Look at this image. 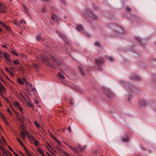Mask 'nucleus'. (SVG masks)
Listing matches in <instances>:
<instances>
[{
    "label": "nucleus",
    "instance_id": "1",
    "mask_svg": "<svg viewBox=\"0 0 156 156\" xmlns=\"http://www.w3.org/2000/svg\"><path fill=\"white\" fill-rule=\"evenodd\" d=\"M50 57L49 58L47 57L45 55H40L39 58H40L41 60L44 62H49L48 59L52 60L53 61L54 64L55 65L57 66L59 69H61L62 68H61L62 64L61 62H58L57 60V59L54 57L50 55H49Z\"/></svg>",
    "mask_w": 156,
    "mask_h": 156
},
{
    "label": "nucleus",
    "instance_id": "2",
    "mask_svg": "<svg viewBox=\"0 0 156 156\" xmlns=\"http://www.w3.org/2000/svg\"><path fill=\"white\" fill-rule=\"evenodd\" d=\"M6 22L4 21L0 20V27L4 28L8 32H12V30L8 26L6 25ZM3 31V29L0 27V32H2Z\"/></svg>",
    "mask_w": 156,
    "mask_h": 156
},
{
    "label": "nucleus",
    "instance_id": "3",
    "mask_svg": "<svg viewBox=\"0 0 156 156\" xmlns=\"http://www.w3.org/2000/svg\"><path fill=\"white\" fill-rule=\"evenodd\" d=\"M84 13L85 15L90 17L94 20H96L98 19V16L93 13V11L91 9H87L85 10Z\"/></svg>",
    "mask_w": 156,
    "mask_h": 156
},
{
    "label": "nucleus",
    "instance_id": "4",
    "mask_svg": "<svg viewBox=\"0 0 156 156\" xmlns=\"http://www.w3.org/2000/svg\"><path fill=\"white\" fill-rule=\"evenodd\" d=\"M104 62V59L103 58L96 59L95 60V63L97 66L98 69L100 71L102 70L101 66H102Z\"/></svg>",
    "mask_w": 156,
    "mask_h": 156
},
{
    "label": "nucleus",
    "instance_id": "5",
    "mask_svg": "<svg viewBox=\"0 0 156 156\" xmlns=\"http://www.w3.org/2000/svg\"><path fill=\"white\" fill-rule=\"evenodd\" d=\"M121 83L123 86L126 87V88L127 89V87L129 90H131L132 92H135L136 91V87L133 86H129V84L125 82L122 81Z\"/></svg>",
    "mask_w": 156,
    "mask_h": 156
},
{
    "label": "nucleus",
    "instance_id": "6",
    "mask_svg": "<svg viewBox=\"0 0 156 156\" xmlns=\"http://www.w3.org/2000/svg\"><path fill=\"white\" fill-rule=\"evenodd\" d=\"M70 148L75 153H78L77 150L81 152L84 151L85 150V147L84 146L83 147H82L80 145H79L74 148L72 147H70Z\"/></svg>",
    "mask_w": 156,
    "mask_h": 156
},
{
    "label": "nucleus",
    "instance_id": "7",
    "mask_svg": "<svg viewBox=\"0 0 156 156\" xmlns=\"http://www.w3.org/2000/svg\"><path fill=\"white\" fill-rule=\"evenodd\" d=\"M115 29L119 32L118 35H117V37H119L120 38H122V37L121 36H120V35L124 33L123 32V28L121 27L116 26V28H115Z\"/></svg>",
    "mask_w": 156,
    "mask_h": 156
},
{
    "label": "nucleus",
    "instance_id": "8",
    "mask_svg": "<svg viewBox=\"0 0 156 156\" xmlns=\"http://www.w3.org/2000/svg\"><path fill=\"white\" fill-rule=\"evenodd\" d=\"M130 78L132 80L137 81H140L141 79L135 74H132L130 76Z\"/></svg>",
    "mask_w": 156,
    "mask_h": 156
},
{
    "label": "nucleus",
    "instance_id": "9",
    "mask_svg": "<svg viewBox=\"0 0 156 156\" xmlns=\"http://www.w3.org/2000/svg\"><path fill=\"white\" fill-rule=\"evenodd\" d=\"M104 92L109 98H112L114 96V94L112 91L108 89L105 90Z\"/></svg>",
    "mask_w": 156,
    "mask_h": 156
},
{
    "label": "nucleus",
    "instance_id": "10",
    "mask_svg": "<svg viewBox=\"0 0 156 156\" xmlns=\"http://www.w3.org/2000/svg\"><path fill=\"white\" fill-rule=\"evenodd\" d=\"M135 39L139 43L141 46H143V47H144L145 45V43L143 42L140 37L138 36L136 37H135Z\"/></svg>",
    "mask_w": 156,
    "mask_h": 156
},
{
    "label": "nucleus",
    "instance_id": "11",
    "mask_svg": "<svg viewBox=\"0 0 156 156\" xmlns=\"http://www.w3.org/2000/svg\"><path fill=\"white\" fill-rule=\"evenodd\" d=\"M87 68L85 69V68L83 67H79V70L80 73L83 76H84L85 75V72L86 71Z\"/></svg>",
    "mask_w": 156,
    "mask_h": 156
},
{
    "label": "nucleus",
    "instance_id": "12",
    "mask_svg": "<svg viewBox=\"0 0 156 156\" xmlns=\"http://www.w3.org/2000/svg\"><path fill=\"white\" fill-rule=\"evenodd\" d=\"M6 11V7L4 5L0 4V12L5 13Z\"/></svg>",
    "mask_w": 156,
    "mask_h": 156
},
{
    "label": "nucleus",
    "instance_id": "13",
    "mask_svg": "<svg viewBox=\"0 0 156 156\" xmlns=\"http://www.w3.org/2000/svg\"><path fill=\"white\" fill-rule=\"evenodd\" d=\"M17 81L18 83L20 84H23L24 83V82H25L26 85H27L26 80L24 78H23V79H21L20 78H18Z\"/></svg>",
    "mask_w": 156,
    "mask_h": 156
},
{
    "label": "nucleus",
    "instance_id": "14",
    "mask_svg": "<svg viewBox=\"0 0 156 156\" xmlns=\"http://www.w3.org/2000/svg\"><path fill=\"white\" fill-rule=\"evenodd\" d=\"M147 103L145 100L140 101L139 103V106L141 107H143L147 105Z\"/></svg>",
    "mask_w": 156,
    "mask_h": 156
},
{
    "label": "nucleus",
    "instance_id": "15",
    "mask_svg": "<svg viewBox=\"0 0 156 156\" xmlns=\"http://www.w3.org/2000/svg\"><path fill=\"white\" fill-rule=\"evenodd\" d=\"M3 56L8 61H11V60L9 58L10 56L7 53L5 52H3Z\"/></svg>",
    "mask_w": 156,
    "mask_h": 156
},
{
    "label": "nucleus",
    "instance_id": "16",
    "mask_svg": "<svg viewBox=\"0 0 156 156\" xmlns=\"http://www.w3.org/2000/svg\"><path fill=\"white\" fill-rule=\"evenodd\" d=\"M122 140L123 142H128L130 140L129 137L127 136L125 138H122Z\"/></svg>",
    "mask_w": 156,
    "mask_h": 156
},
{
    "label": "nucleus",
    "instance_id": "17",
    "mask_svg": "<svg viewBox=\"0 0 156 156\" xmlns=\"http://www.w3.org/2000/svg\"><path fill=\"white\" fill-rule=\"evenodd\" d=\"M56 32L57 34H58L59 35V36L63 40L65 41V37L63 34L61 33L59 31H56Z\"/></svg>",
    "mask_w": 156,
    "mask_h": 156
},
{
    "label": "nucleus",
    "instance_id": "18",
    "mask_svg": "<svg viewBox=\"0 0 156 156\" xmlns=\"http://www.w3.org/2000/svg\"><path fill=\"white\" fill-rule=\"evenodd\" d=\"M25 102L26 103L27 105L29 106L30 108H32L34 107L33 105L30 102L27 101V100H25Z\"/></svg>",
    "mask_w": 156,
    "mask_h": 156
},
{
    "label": "nucleus",
    "instance_id": "19",
    "mask_svg": "<svg viewBox=\"0 0 156 156\" xmlns=\"http://www.w3.org/2000/svg\"><path fill=\"white\" fill-rule=\"evenodd\" d=\"M0 114L1 115V116L3 118V119L5 121V125L7 126H9V123L6 120L5 118H4V116L3 115V114L1 112H0Z\"/></svg>",
    "mask_w": 156,
    "mask_h": 156
},
{
    "label": "nucleus",
    "instance_id": "20",
    "mask_svg": "<svg viewBox=\"0 0 156 156\" xmlns=\"http://www.w3.org/2000/svg\"><path fill=\"white\" fill-rule=\"evenodd\" d=\"M76 28L77 30L79 31H82L83 30V28L81 25H78Z\"/></svg>",
    "mask_w": 156,
    "mask_h": 156
},
{
    "label": "nucleus",
    "instance_id": "21",
    "mask_svg": "<svg viewBox=\"0 0 156 156\" xmlns=\"http://www.w3.org/2000/svg\"><path fill=\"white\" fill-rule=\"evenodd\" d=\"M28 138L29 140L31 141L32 142V140H35V138L32 135H30L28 137Z\"/></svg>",
    "mask_w": 156,
    "mask_h": 156
},
{
    "label": "nucleus",
    "instance_id": "22",
    "mask_svg": "<svg viewBox=\"0 0 156 156\" xmlns=\"http://www.w3.org/2000/svg\"><path fill=\"white\" fill-rule=\"evenodd\" d=\"M36 39L37 41H41V42L42 41H43L42 39L41 38V36L40 35H38L36 37Z\"/></svg>",
    "mask_w": 156,
    "mask_h": 156
},
{
    "label": "nucleus",
    "instance_id": "23",
    "mask_svg": "<svg viewBox=\"0 0 156 156\" xmlns=\"http://www.w3.org/2000/svg\"><path fill=\"white\" fill-rule=\"evenodd\" d=\"M23 9L24 11L26 12V13L28 14L29 16V13L28 12V8H27L25 6H24L23 7Z\"/></svg>",
    "mask_w": 156,
    "mask_h": 156
},
{
    "label": "nucleus",
    "instance_id": "24",
    "mask_svg": "<svg viewBox=\"0 0 156 156\" xmlns=\"http://www.w3.org/2000/svg\"><path fill=\"white\" fill-rule=\"evenodd\" d=\"M5 89V87L0 83V90L1 93H3V90Z\"/></svg>",
    "mask_w": 156,
    "mask_h": 156
},
{
    "label": "nucleus",
    "instance_id": "25",
    "mask_svg": "<svg viewBox=\"0 0 156 156\" xmlns=\"http://www.w3.org/2000/svg\"><path fill=\"white\" fill-rule=\"evenodd\" d=\"M13 64L15 65H20V63L19 60L18 59H16L13 61Z\"/></svg>",
    "mask_w": 156,
    "mask_h": 156
},
{
    "label": "nucleus",
    "instance_id": "26",
    "mask_svg": "<svg viewBox=\"0 0 156 156\" xmlns=\"http://www.w3.org/2000/svg\"><path fill=\"white\" fill-rule=\"evenodd\" d=\"M58 77L60 79H63L65 78L64 76L62 74L60 73H58Z\"/></svg>",
    "mask_w": 156,
    "mask_h": 156
},
{
    "label": "nucleus",
    "instance_id": "27",
    "mask_svg": "<svg viewBox=\"0 0 156 156\" xmlns=\"http://www.w3.org/2000/svg\"><path fill=\"white\" fill-rule=\"evenodd\" d=\"M94 44L99 47H101L102 46V45L101 44L100 42L98 41H97L95 42Z\"/></svg>",
    "mask_w": 156,
    "mask_h": 156
},
{
    "label": "nucleus",
    "instance_id": "28",
    "mask_svg": "<svg viewBox=\"0 0 156 156\" xmlns=\"http://www.w3.org/2000/svg\"><path fill=\"white\" fill-rule=\"evenodd\" d=\"M24 149L26 151V154L28 156H32V155H31L29 154V151L26 147H24Z\"/></svg>",
    "mask_w": 156,
    "mask_h": 156
},
{
    "label": "nucleus",
    "instance_id": "29",
    "mask_svg": "<svg viewBox=\"0 0 156 156\" xmlns=\"http://www.w3.org/2000/svg\"><path fill=\"white\" fill-rule=\"evenodd\" d=\"M34 143H31L32 144H33L36 146H38V143L39 142V141L35 139V140H34Z\"/></svg>",
    "mask_w": 156,
    "mask_h": 156
},
{
    "label": "nucleus",
    "instance_id": "30",
    "mask_svg": "<svg viewBox=\"0 0 156 156\" xmlns=\"http://www.w3.org/2000/svg\"><path fill=\"white\" fill-rule=\"evenodd\" d=\"M33 67L34 69L36 70H38L39 68V66L37 64H34L33 65Z\"/></svg>",
    "mask_w": 156,
    "mask_h": 156
},
{
    "label": "nucleus",
    "instance_id": "31",
    "mask_svg": "<svg viewBox=\"0 0 156 156\" xmlns=\"http://www.w3.org/2000/svg\"><path fill=\"white\" fill-rule=\"evenodd\" d=\"M20 66H18V67H19V69L21 71H23L24 70L23 67V66L20 64L19 65Z\"/></svg>",
    "mask_w": 156,
    "mask_h": 156
},
{
    "label": "nucleus",
    "instance_id": "32",
    "mask_svg": "<svg viewBox=\"0 0 156 156\" xmlns=\"http://www.w3.org/2000/svg\"><path fill=\"white\" fill-rule=\"evenodd\" d=\"M38 152L42 156H45L44 154L43 151L41 149H40L39 150Z\"/></svg>",
    "mask_w": 156,
    "mask_h": 156
},
{
    "label": "nucleus",
    "instance_id": "33",
    "mask_svg": "<svg viewBox=\"0 0 156 156\" xmlns=\"http://www.w3.org/2000/svg\"><path fill=\"white\" fill-rule=\"evenodd\" d=\"M73 99L72 98H70L69 99V104L71 106H73L74 105V103L73 101Z\"/></svg>",
    "mask_w": 156,
    "mask_h": 156
},
{
    "label": "nucleus",
    "instance_id": "34",
    "mask_svg": "<svg viewBox=\"0 0 156 156\" xmlns=\"http://www.w3.org/2000/svg\"><path fill=\"white\" fill-rule=\"evenodd\" d=\"M107 58L109 59L111 62L114 61V58L112 57H107Z\"/></svg>",
    "mask_w": 156,
    "mask_h": 156
},
{
    "label": "nucleus",
    "instance_id": "35",
    "mask_svg": "<svg viewBox=\"0 0 156 156\" xmlns=\"http://www.w3.org/2000/svg\"><path fill=\"white\" fill-rule=\"evenodd\" d=\"M47 148H48V150H49V149H52L53 151L55 152V151L53 149H52V147H51V146L50 145V144H48V147H47ZM49 151H50V150H49Z\"/></svg>",
    "mask_w": 156,
    "mask_h": 156
},
{
    "label": "nucleus",
    "instance_id": "36",
    "mask_svg": "<svg viewBox=\"0 0 156 156\" xmlns=\"http://www.w3.org/2000/svg\"><path fill=\"white\" fill-rule=\"evenodd\" d=\"M154 58H150L149 61V62H150V64H151L154 61Z\"/></svg>",
    "mask_w": 156,
    "mask_h": 156
},
{
    "label": "nucleus",
    "instance_id": "37",
    "mask_svg": "<svg viewBox=\"0 0 156 156\" xmlns=\"http://www.w3.org/2000/svg\"><path fill=\"white\" fill-rule=\"evenodd\" d=\"M24 132L25 135H26L28 137L30 135L29 132L26 130H24Z\"/></svg>",
    "mask_w": 156,
    "mask_h": 156
},
{
    "label": "nucleus",
    "instance_id": "38",
    "mask_svg": "<svg viewBox=\"0 0 156 156\" xmlns=\"http://www.w3.org/2000/svg\"><path fill=\"white\" fill-rule=\"evenodd\" d=\"M61 2L64 5H66L65 1V0H60Z\"/></svg>",
    "mask_w": 156,
    "mask_h": 156
},
{
    "label": "nucleus",
    "instance_id": "39",
    "mask_svg": "<svg viewBox=\"0 0 156 156\" xmlns=\"http://www.w3.org/2000/svg\"><path fill=\"white\" fill-rule=\"evenodd\" d=\"M15 24L17 25L19 27L21 26V23L20 22H16V23H15Z\"/></svg>",
    "mask_w": 156,
    "mask_h": 156
},
{
    "label": "nucleus",
    "instance_id": "40",
    "mask_svg": "<svg viewBox=\"0 0 156 156\" xmlns=\"http://www.w3.org/2000/svg\"><path fill=\"white\" fill-rule=\"evenodd\" d=\"M153 78H152V80L153 81H156V75L153 76Z\"/></svg>",
    "mask_w": 156,
    "mask_h": 156
},
{
    "label": "nucleus",
    "instance_id": "41",
    "mask_svg": "<svg viewBox=\"0 0 156 156\" xmlns=\"http://www.w3.org/2000/svg\"><path fill=\"white\" fill-rule=\"evenodd\" d=\"M14 105L16 108L20 105L17 102H15L14 103Z\"/></svg>",
    "mask_w": 156,
    "mask_h": 156
},
{
    "label": "nucleus",
    "instance_id": "42",
    "mask_svg": "<svg viewBox=\"0 0 156 156\" xmlns=\"http://www.w3.org/2000/svg\"><path fill=\"white\" fill-rule=\"evenodd\" d=\"M11 52L12 53L13 55H16V56H18V54L16 53V52H15L14 51H11Z\"/></svg>",
    "mask_w": 156,
    "mask_h": 156
},
{
    "label": "nucleus",
    "instance_id": "43",
    "mask_svg": "<svg viewBox=\"0 0 156 156\" xmlns=\"http://www.w3.org/2000/svg\"><path fill=\"white\" fill-rule=\"evenodd\" d=\"M51 18L54 20H55V18H56V16H52L51 17Z\"/></svg>",
    "mask_w": 156,
    "mask_h": 156
},
{
    "label": "nucleus",
    "instance_id": "44",
    "mask_svg": "<svg viewBox=\"0 0 156 156\" xmlns=\"http://www.w3.org/2000/svg\"><path fill=\"white\" fill-rule=\"evenodd\" d=\"M42 12H46V9L45 7H43L42 9Z\"/></svg>",
    "mask_w": 156,
    "mask_h": 156
},
{
    "label": "nucleus",
    "instance_id": "45",
    "mask_svg": "<svg viewBox=\"0 0 156 156\" xmlns=\"http://www.w3.org/2000/svg\"><path fill=\"white\" fill-rule=\"evenodd\" d=\"M126 10L128 11H131V9L129 7H126Z\"/></svg>",
    "mask_w": 156,
    "mask_h": 156
},
{
    "label": "nucleus",
    "instance_id": "46",
    "mask_svg": "<svg viewBox=\"0 0 156 156\" xmlns=\"http://www.w3.org/2000/svg\"><path fill=\"white\" fill-rule=\"evenodd\" d=\"M5 70L9 73H10V71L9 70V69L8 68L6 67L5 68Z\"/></svg>",
    "mask_w": 156,
    "mask_h": 156
},
{
    "label": "nucleus",
    "instance_id": "47",
    "mask_svg": "<svg viewBox=\"0 0 156 156\" xmlns=\"http://www.w3.org/2000/svg\"><path fill=\"white\" fill-rule=\"evenodd\" d=\"M7 112L9 113V114H10V115H12V114L11 113L10 111V110L9 109H8L7 110Z\"/></svg>",
    "mask_w": 156,
    "mask_h": 156
},
{
    "label": "nucleus",
    "instance_id": "48",
    "mask_svg": "<svg viewBox=\"0 0 156 156\" xmlns=\"http://www.w3.org/2000/svg\"><path fill=\"white\" fill-rule=\"evenodd\" d=\"M0 57L2 58L3 57V52H2V51L0 52Z\"/></svg>",
    "mask_w": 156,
    "mask_h": 156
},
{
    "label": "nucleus",
    "instance_id": "49",
    "mask_svg": "<svg viewBox=\"0 0 156 156\" xmlns=\"http://www.w3.org/2000/svg\"><path fill=\"white\" fill-rule=\"evenodd\" d=\"M7 152L8 154V156L5 153H3V154H5L7 156H12L11 154L10 153H9V152L7 151Z\"/></svg>",
    "mask_w": 156,
    "mask_h": 156
},
{
    "label": "nucleus",
    "instance_id": "50",
    "mask_svg": "<svg viewBox=\"0 0 156 156\" xmlns=\"http://www.w3.org/2000/svg\"><path fill=\"white\" fill-rule=\"evenodd\" d=\"M17 108L19 110L21 111H22V107L20 105L19 106H18V107H17Z\"/></svg>",
    "mask_w": 156,
    "mask_h": 156
},
{
    "label": "nucleus",
    "instance_id": "51",
    "mask_svg": "<svg viewBox=\"0 0 156 156\" xmlns=\"http://www.w3.org/2000/svg\"><path fill=\"white\" fill-rule=\"evenodd\" d=\"M34 122H35V124L37 126V127H39V125L38 124L37 122L36 121H35Z\"/></svg>",
    "mask_w": 156,
    "mask_h": 156
},
{
    "label": "nucleus",
    "instance_id": "52",
    "mask_svg": "<svg viewBox=\"0 0 156 156\" xmlns=\"http://www.w3.org/2000/svg\"><path fill=\"white\" fill-rule=\"evenodd\" d=\"M9 73L10 74L11 76H13L14 75L13 73L11 71H10V73Z\"/></svg>",
    "mask_w": 156,
    "mask_h": 156
},
{
    "label": "nucleus",
    "instance_id": "53",
    "mask_svg": "<svg viewBox=\"0 0 156 156\" xmlns=\"http://www.w3.org/2000/svg\"><path fill=\"white\" fill-rule=\"evenodd\" d=\"M20 133L21 134V135H25V133L23 131V130H22L20 132Z\"/></svg>",
    "mask_w": 156,
    "mask_h": 156
},
{
    "label": "nucleus",
    "instance_id": "54",
    "mask_svg": "<svg viewBox=\"0 0 156 156\" xmlns=\"http://www.w3.org/2000/svg\"><path fill=\"white\" fill-rule=\"evenodd\" d=\"M48 65L51 68H54V66L52 64H48Z\"/></svg>",
    "mask_w": 156,
    "mask_h": 156
},
{
    "label": "nucleus",
    "instance_id": "55",
    "mask_svg": "<svg viewBox=\"0 0 156 156\" xmlns=\"http://www.w3.org/2000/svg\"><path fill=\"white\" fill-rule=\"evenodd\" d=\"M20 145H21V146L23 147L24 148V147H25L24 146V145H23V144L22 142H21V141H20Z\"/></svg>",
    "mask_w": 156,
    "mask_h": 156
},
{
    "label": "nucleus",
    "instance_id": "56",
    "mask_svg": "<svg viewBox=\"0 0 156 156\" xmlns=\"http://www.w3.org/2000/svg\"><path fill=\"white\" fill-rule=\"evenodd\" d=\"M21 137L23 140L25 139V135H21Z\"/></svg>",
    "mask_w": 156,
    "mask_h": 156
},
{
    "label": "nucleus",
    "instance_id": "57",
    "mask_svg": "<svg viewBox=\"0 0 156 156\" xmlns=\"http://www.w3.org/2000/svg\"><path fill=\"white\" fill-rule=\"evenodd\" d=\"M20 22L21 24L23 23H25V21L23 20H21Z\"/></svg>",
    "mask_w": 156,
    "mask_h": 156
},
{
    "label": "nucleus",
    "instance_id": "58",
    "mask_svg": "<svg viewBox=\"0 0 156 156\" xmlns=\"http://www.w3.org/2000/svg\"><path fill=\"white\" fill-rule=\"evenodd\" d=\"M67 129L68 130L69 132H71V128L69 126Z\"/></svg>",
    "mask_w": 156,
    "mask_h": 156
},
{
    "label": "nucleus",
    "instance_id": "59",
    "mask_svg": "<svg viewBox=\"0 0 156 156\" xmlns=\"http://www.w3.org/2000/svg\"><path fill=\"white\" fill-rule=\"evenodd\" d=\"M2 47L3 48H6L7 47L4 45H2Z\"/></svg>",
    "mask_w": 156,
    "mask_h": 156
},
{
    "label": "nucleus",
    "instance_id": "60",
    "mask_svg": "<svg viewBox=\"0 0 156 156\" xmlns=\"http://www.w3.org/2000/svg\"><path fill=\"white\" fill-rule=\"evenodd\" d=\"M141 149L144 150V151H145V148L144 147V146H141Z\"/></svg>",
    "mask_w": 156,
    "mask_h": 156
},
{
    "label": "nucleus",
    "instance_id": "61",
    "mask_svg": "<svg viewBox=\"0 0 156 156\" xmlns=\"http://www.w3.org/2000/svg\"><path fill=\"white\" fill-rule=\"evenodd\" d=\"M55 20L57 21V22H58L59 21V19L58 18H57L56 17V18H55Z\"/></svg>",
    "mask_w": 156,
    "mask_h": 156
},
{
    "label": "nucleus",
    "instance_id": "62",
    "mask_svg": "<svg viewBox=\"0 0 156 156\" xmlns=\"http://www.w3.org/2000/svg\"><path fill=\"white\" fill-rule=\"evenodd\" d=\"M9 149L11 151H13V150L11 147H9Z\"/></svg>",
    "mask_w": 156,
    "mask_h": 156
},
{
    "label": "nucleus",
    "instance_id": "63",
    "mask_svg": "<svg viewBox=\"0 0 156 156\" xmlns=\"http://www.w3.org/2000/svg\"><path fill=\"white\" fill-rule=\"evenodd\" d=\"M47 44H44V42H43V43L44 45H45L46 46H48V41H47Z\"/></svg>",
    "mask_w": 156,
    "mask_h": 156
},
{
    "label": "nucleus",
    "instance_id": "64",
    "mask_svg": "<svg viewBox=\"0 0 156 156\" xmlns=\"http://www.w3.org/2000/svg\"><path fill=\"white\" fill-rule=\"evenodd\" d=\"M14 154L16 156H19V155L17 154L15 152H14Z\"/></svg>",
    "mask_w": 156,
    "mask_h": 156
}]
</instances>
